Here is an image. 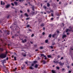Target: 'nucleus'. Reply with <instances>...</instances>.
<instances>
[{"label":"nucleus","mask_w":73,"mask_h":73,"mask_svg":"<svg viewBox=\"0 0 73 73\" xmlns=\"http://www.w3.org/2000/svg\"><path fill=\"white\" fill-rule=\"evenodd\" d=\"M41 56H43V57H45V55H44V54H41Z\"/></svg>","instance_id":"obj_17"},{"label":"nucleus","mask_w":73,"mask_h":73,"mask_svg":"<svg viewBox=\"0 0 73 73\" xmlns=\"http://www.w3.org/2000/svg\"><path fill=\"white\" fill-rule=\"evenodd\" d=\"M44 34H45V33H44V32H43L42 33V35H44Z\"/></svg>","instance_id":"obj_36"},{"label":"nucleus","mask_w":73,"mask_h":73,"mask_svg":"<svg viewBox=\"0 0 73 73\" xmlns=\"http://www.w3.org/2000/svg\"><path fill=\"white\" fill-rule=\"evenodd\" d=\"M70 31H71V30H70L69 29H67L66 30V32H68Z\"/></svg>","instance_id":"obj_4"},{"label":"nucleus","mask_w":73,"mask_h":73,"mask_svg":"<svg viewBox=\"0 0 73 73\" xmlns=\"http://www.w3.org/2000/svg\"><path fill=\"white\" fill-rule=\"evenodd\" d=\"M37 62V61H34V63L35 64H36V63Z\"/></svg>","instance_id":"obj_24"},{"label":"nucleus","mask_w":73,"mask_h":73,"mask_svg":"<svg viewBox=\"0 0 73 73\" xmlns=\"http://www.w3.org/2000/svg\"><path fill=\"white\" fill-rule=\"evenodd\" d=\"M62 26H64V23H62Z\"/></svg>","instance_id":"obj_45"},{"label":"nucleus","mask_w":73,"mask_h":73,"mask_svg":"<svg viewBox=\"0 0 73 73\" xmlns=\"http://www.w3.org/2000/svg\"><path fill=\"white\" fill-rule=\"evenodd\" d=\"M27 27H29V25H27Z\"/></svg>","instance_id":"obj_38"},{"label":"nucleus","mask_w":73,"mask_h":73,"mask_svg":"<svg viewBox=\"0 0 73 73\" xmlns=\"http://www.w3.org/2000/svg\"><path fill=\"white\" fill-rule=\"evenodd\" d=\"M51 20H53V18H52L51 19Z\"/></svg>","instance_id":"obj_34"},{"label":"nucleus","mask_w":73,"mask_h":73,"mask_svg":"<svg viewBox=\"0 0 73 73\" xmlns=\"http://www.w3.org/2000/svg\"><path fill=\"white\" fill-rule=\"evenodd\" d=\"M44 14H46V13H44Z\"/></svg>","instance_id":"obj_63"},{"label":"nucleus","mask_w":73,"mask_h":73,"mask_svg":"<svg viewBox=\"0 0 73 73\" xmlns=\"http://www.w3.org/2000/svg\"><path fill=\"white\" fill-rule=\"evenodd\" d=\"M32 10H33V11H34V8H32Z\"/></svg>","instance_id":"obj_50"},{"label":"nucleus","mask_w":73,"mask_h":73,"mask_svg":"<svg viewBox=\"0 0 73 73\" xmlns=\"http://www.w3.org/2000/svg\"><path fill=\"white\" fill-rule=\"evenodd\" d=\"M45 28H43V30H45Z\"/></svg>","instance_id":"obj_49"},{"label":"nucleus","mask_w":73,"mask_h":73,"mask_svg":"<svg viewBox=\"0 0 73 73\" xmlns=\"http://www.w3.org/2000/svg\"><path fill=\"white\" fill-rule=\"evenodd\" d=\"M1 5H4L5 3L4 2H3V1H1Z\"/></svg>","instance_id":"obj_5"},{"label":"nucleus","mask_w":73,"mask_h":73,"mask_svg":"<svg viewBox=\"0 0 73 73\" xmlns=\"http://www.w3.org/2000/svg\"><path fill=\"white\" fill-rule=\"evenodd\" d=\"M20 12H21V13H22V11H20Z\"/></svg>","instance_id":"obj_46"},{"label":"nucleus","mask_w":73,"mask_h":73,"mask_svg":"<svg viewBox=\"0 0 73 73\" xmlns=\"http://www.w3.org/2000/svg\"><path fill=\"white\" fill-rule=\"evenodd\" d=\"M44 62H45V61H44Z\"/></svg>","instance_id":"obj_64"},{"label":"nucleus","mask_w":73,"mask_h":73,"mask_svg":"<svg viewBox=\"0 0 73 73\" xmlns=\"http://www.w3.org/2000/svg\"><path fill=\"white\" fill-rule=\"evenodd\" d=\"M29 31H30V32H32V30L31 29H29Z\"/></svg>","instance_id":"obj_35"},{"label":"nucleus","mask_w":73,"mask_h":73,"mask_svg":"<svg viewBox=\"0 0 73 73\" xmlns=\"http://www.w3.org/2000/svg\"><path fill=\"white\" fill-rule=\"evenodd\" d=\"M48 42V40H45V42L46 43H47Z\"/></svg>","instance_id":"obj_16"},{"label":"nucleus","mask_w":73,"mask_h":73,"mask_svg":"<svg viewBox=\"0 0 73 73\" xmlns=\"http://www.w3.org/2000/svg\"><path fill=\"white\" fill-rule=\"evenodd\" d=\"M47 57H48V58H51V57H52L50 55H47Z\"/></svg>","instance_id":"obj_9"},{"label":"nucleus","mask_w":73,"mask_h":73,"mask_svg":"<svg viewBox=\"0 0 73 73\" xmlns=\"http://www.w3.org/2000/svg\"><path fill=\"white\" fill-rule=\"evenodd\" d=\"M22 55L23 56H24V57L26 56V54H24V53H23Z\"/></svg>","instance_id":"obj_7"},{"label":"nucleus","mask_w":73,"mask_h":73,"mask_svg":"<svg viewBox=\"0 0 73 73\" xmlns=\"http://www.w3.org/2000/svg\"><path fill=\"white\" fill-rule=\"evenodd\" d=\"M30 68L31 69H33V68H32V66H31L30 67Z\"/></svg>","instance_id":"obj_18"},{"label":"nucleus","mask_w":73,"mask_h":73,"mask_svg":"<svg viewBox=\"0 0 73 73\" xmlns=\"http://www.w3.org/2000/svg\"><path fill=\"white\" fill-rule=\"evenodd\" d=\"M26 20H29V18H27L26 19Z\"/></svg>","instance_id":"obj_41"},{"label":"nucleus","mask_w":73,"mask_h":73,"mask_svg":"<svg viewBox=\"0 0 73 73\" xmlns=\"http://www.w3.org/2000/svg\"><path fill=\"white\" fill-rule=\"evenodd\" d=\"M10 5H6V8H8L9 7Z\"/></svg>","instance_id":"obj_12"},{"label":"nucleus","mask_w":73,"mask_h":73,"mask_svg":"<svg viewBox=\"0 0 73 73\" xmlns=\"http://www.w3.org/2000/svg\"><path fill=\"white\" fill-rule=\"evenodd\" d=\"M47 6H48V7H49V6H50V5L48 3H47Z\"/></svg>","instance_id":"obj_19"},{"label":"nucleus","mask_w":73,"mask_h":73,"mask_svg":"<svg viewBox=\"0 0 73 73\" xmlns=\"http://www.w3.org/2000/svg\"><path fill=\"white\" fill-rule=\"evenodd\" d=\"M14 4H15V5H17V3L16 2H14Z\"/></svg>","instance_id":"obj_13"},{"label":"nucleus","mask_w":73,"mask_h":73,"mask_svg":"<svg viewBox=\"0 0 73 73\" xmlns=\"http://www.w3.org/2000/svg\"><path fill=\"white\" fill-rule=\"evenodd\" d=\"M63 58H63V57H62L60 58V60H62V59H63Z\"/></svg>","instance_id":"obj_28"},{"label":"nucleus","mask_w":73,"mask_h":73,"mask_svg":"<svg viewBox=\"0 0 73 73\" xmlns=\"http://www.w3.org/2000/svg\"><path fill=\"white\" fill-rule=\"evenodd\" d=\"M56 68L57 69H60V68L58 67H57Z\"/></svg>","instance_id":"obj_23"},{"label":"nucleus","mask_w":73,"mask_h":73,"mask_svg":"<svg viewBox=\"0 0 73 73\" xmlns=\"http://www.w3.org/2000/svg\"><path fill=\"white\" fill-rule=\"evenodd\" d=\"M32 14H34V13H34L33 12H32Z\"/></svg>","instance_id":"obj_53"},{"label":"nucleus","mask_w":73,"mask_h":73,"mask_svg":"<svg viewBox=\"0 0 73 73\" xmlns=\"http://www.w3.org/2000/svg\"><path fill=\"white\" fill-rule=\"evenodd\" d=\"M56 15H57V16H58L59 15V14H56Z\"/></svg>","instance_id":"obj_44"},{"label":"nucleus","mask_w":73,"mask_h":73,"mask_svg":"<svg viewBox=\"0 0 73 73\" xmlns=\"http://www.w3.org/2000/svg\"><path fill=\"white\" fill-rule=\"evenodd\" d=\"M72 66H73V63L72 64Z\"/></svg>","instance_id":"obj_59"},{"label":"nucleus","mask_w":73,"mask_h":73,"mask_svg":"<svg viewBox=\"0 0 73 73\" xmlns=\"http://www.w3.org/2000/svg\"><path fill=\"white\" fill-rule=\"evenodd\" d=\"M7 54V51H6V54H2L0 55V57L2 58H5L6 57Z\"/></svg>","instance_id":"obj_1"},{"label":"nucleus","mask_w":73,"mask_h":73,"mask_svg":"<svg viewBox=\"0 0 73 73\" xmlns=\"http://www.w3.org/2000/svg\"><path fill=\"white\" fill-rule=\"evenodd\" d=\"M25 16H27V17H28V16H29L28 15V14H27L26 13L25 14Z\"/></svg>","instance_id":"obj_11"},{"label":"nucleus","mask_w":73,"mask_h":73,"mask_svg":"<svg viewBox=\"0 0 73 73\" xmlns=\"http://www.w3.org/2000/svg\"><path fill=\"white\" fill-rule=\"evenodd\" d=\"M49 47H50L51 48V49H53V46H49Z\"/></svg>","instance_id":"obj_20"},{"label":"nucleus","mask_w":73,"mask_h":73,"mask_svg":"<svg viewBox=\"0 0 73 73\" xmlns=\"http://www.w3.org/2000/svg\"><path fill=\"white\" fill-rule=\"evenodd\" d=\"M22 68V69H23V67H22V68Z\"/></svg>","instance_id":"obj_57"},{"label":"nucleus","mask_w":73,"mask_h":73,"mask_svg":"<svg viewBox=\"0 0 73 73\" xmlns=\"http://www.w3.org/2000/svg\"><path fill=\"white\" fill-rule=\"evenodd\" d=\"M27 11L28 12H29V10L27 9Z\"/></svg>","instance_id":"obj_33"},{"label":"nucleus","mask_w":73,"mask_h":73,"mask_svg":"<svg viewBox=\"0 0 73 73\" xmlns=\"http://www.w3.org/2000/svg\"><path fill=\"white\" fill-rule=\"evenodd\" d=\"M52 73H56V71H55L54 70H52Z\"/></svg>","instance_id":"obj_10"},{"label":"nucleus","mask_w":73,"mask_h":73,"mask_svg":"<svg viewBox=\"0 0 73 73\" xmlns=\"http://www.w3.org/2000/svg\"><path fill=\"white\" fill-rule=\"evenodd\" d=\"M58 63L60 65H63L64 64V63H61V62H58Z\"/></svg>","instance_id":"obj_2"},{"label":"nucleus","mask_w":73,"mask_h":73,"mask_svg":"<svg viewBox=\"0 0 73 73\" xmlns=\"http://www.w3.org/2000/svg\"><path fill=\"white\" fill-rule=\"evenodd\" d=\"M62 38H65V37H66V35H62Z\"/></svg>","instance_id":"obj_3"},{"label":"nucleus","mask_w":73,"mask_h":73,"mask_svg":"<svg viewBox=\"0 0 73 73\" xmlns=\"http://www.w3.org/2000/svg\"><path fill=\"white\" fill-rule=\"evenodd\" d=\"M25 63L26 64H27L28 63L27 62H25Z\"/></svg>","instance_id":"obj_43"},{"label":"nucleus","mask_w":73,"mask_h":73,"mask_svg":"<svg viewBox=\"0 0 73 73\" xmlns=\"http://www.w3.org/2000/svg\"><path fill=\"white\" fill-rule=\"evenodd\" d=\"M54 50H52V51H54Z\"/></svg>","instance_id":"obj_58"},{"label":"nucleus","mask_w":73,"mask_h":73,"mask_svg":"<svg viewBox=\"0 0 73 73\" xmlns=\"http://www.w3.org/2000/svg\"><path fill=\"white\" fill-rule=\"evenodd\" d=\"M35 46H37V45H34Z\"/></svg>","instance_id":"obj_52"},{"label":"nucleus","mask_w":73,"mask_h":73,"mask_svg":"<svg viewBox=\"0 0 73 73\" xmlns=\"http://www.w3.org/2000/svg\"><path fill=\"white\" fill-rule=\"evenodd\" d=\"M34 67L35 68H37V67H38V65H37V64H35Z\"/></svg>","instance_id":"obj_8"},{"label":"nucleus","mask_w":73,"mask_h":73,"mask_svg":"<svg viewBox=\"0 0 73 73\" xmlns=\"http://www.w3.org/2000/svg\"><path fill=\"white\" fill-rule=\"evenodd\" d=\"M57 33H59V31H57Z\"/></svg>","instance_id":"obj_39"},{"label":"nucleus","mask_w":73,"mask_h":73,"mask_svg":"<svg viewBox=\"0 0 73 73\" xmlns=\"http://www.w3.org/2000/svg\"><path fill=\"white\" fill-rule=\"evenodd\" d=\"M62 71H63V70H65V69L64 68H62Z\"/></svg>","instance_id":"obj_42"},{"label":"nucleus","mask_w":73,"mask_h":73,"mask_svg":"<svg viewBox=\"0 0 73 73\" xmlns=\"http://www.w3.org/2000/svg\"><path fill=\"white\" fill-rule=\"evenodd\" d=\"M58 41H60V39H58Z\"/></svg>","instance_id":"obj_56"},{"label":"nucleus","mask_w":73,"mask_h":73,"mask_svg":"<svg viewBox=\"0 0 73 73\" xmlns=\"http://www.w3.org/2000/svg\"><path fill=\"white\" fill-rule=\"evenodd\" d=\"M14 60H15V61L16 60V57H14Z\"/></svg>","instance_id":"obj_21"},{"label":"nucleus","mask_w":73,"mask_h":73,"mask_svg":"<svg viewBox=\"0 0 73 73\" xmlns=\"http://www.w3.org/2000/svg\"><path fill=\"white\" fill-rule=\"evenodd\" d=\"M59 0H57V1H58Z\"/></svg>","instance_id":"obj_60"},{"label":"nucleus","mask_w":73,"mask_h":73,"mask_svg":"<svg viewBox=\"0 0 73 73\" xmlns=\"http://www.w3.org/2000/svg\"><path fill=\"white\" fill-rule=\"evenodd\" d=\"M41 26L42 27H44V24H42V25H41Z\"/></svg>","instance_id":"obj_25"},{"label":"nucleus","mask_w":73,"mask_h":73,"mask_svg":"<svg viewBox=\"0 0 73 73\" xmlns=\"http://www.w3.org/2000/svg\"><path fill=\"white\" fill-rule=\"evenodd\" d=\"M40 49H42L44 48V47L43 46H40Z\"/></svg>","instance_id":"obj_14"},{"label":"nucleus","mask_w":73,"mask_h":73,"mask_svg":"<svg viewBox=\"0 0 73 73\" xmlns=\"http://www.w3.org/2000/svg\"><path fill=\"white\" fill-rule=\"evenodd\" d=\"M67 35H69V33H67Z\"/></svg>","instance_id":"obj_54"},{"label":"nucleus","mask_w":73,"mask_h":73,"mask_svg":"<svg viewBox=\"0 0 73 73\" xmlns=\"http://www.w3.org/2000/svg\"><path fill=\"white\" fill-rule=\"evenodd\" d=\"M12 57L13 58V56H12Z\"/></svg>","instance_id":"obj_61"},{"label":"nucleus","mask_w":73,"mask_h":73,"mask_svg":"<svg viewBox=\"0 0 73 73\" xmlns=\"http://www.w3.org/2000/svg\"><path fill=\"white\" fill-rule=\"evenodd\" d=\"M48 36H49V37H50H50H51V34L49 35Z\"/></svg>","instance_id":"obj_22"},{"label":"nucleus","mask_w":73,"mask_h":73,"mask_svg":"<svg viewBox=\"0 0 73 73\" xmlns=\"http://www.w3.org/2000/svg\"><path fill=\"white\" fill-rule=\"evenodd\" d=\"M26 41H27V40H26V39H25V40H24L22 41V42L23 43L26 42Z\"/></svg>","instance_id":"obj_6"},{"label":"nucleus","mask_w":73,"mask_h":73,"mask_svg":"<svg viewBox=\"0 0 73 73\" xmlns=\"http://www.w3.org/2000/svg\"><path fill=\"white\" fill-rule=\"evenodd\" d=\"M6 60H8V58L7 57V59H6Z\"/></svg>","instance_id":"obj_47"},{"label":"nucleus","mask_w":73,"mask_h":73,"mask_svg":"<svg viewBox=\"0 0 73 73\" xmlns=\"http://www.w3.org/2000/svg\"><path fill=\"white\" fill-rule=\"evenodd\" d=\"M35 51H38V49H36L35 50Z\"/></svg>","instance_id":"obj_48"},{"label":"nucleus","mask_w":73,"mask_h":73,"mask_svg":"<svg viewBox=\"0 0 73 73\" xmlns=\"http://www.w3.org/2000/svg\"><path fill=\"white\" fill-rule=\"evenodd\" d=\"M51 16H53V13H51Z\"/></svg>","instance_id":"obj_30"},{"label":"nucleus","mask_w":73,"mask_h":73,"mask_svg":"<svg viewBox=\"0 0 73 73\" xmlns=\"http://www.w3.org/2000/svg\"><path fill=\"white\" fill-rule=\"evenodd\" d=\"M11 4L13 6H14V4L13 3H11Z\"/></svg>","instance_id":"obj_26"},{"label":"nucleus","mask_w":73,"mask_h":73,"mask_svg":"<svg viewBox=\"0 0 73 73\" xmlns=\"http://www.w3.org/2000/svg\"><path fill=\"white\" fill-rule=\"evenodd\" d=\"M19 1L20 2H21V0H19Z\"/></svg>","instance_id":"obj_55"},{"label":"nucleus","mask_w":73,"mask_h":73,"mask_svg":"<svg viewBox=\"0 0 73 73\" xmlns=\"http://www.w3.org/2000/svg\"><path fill=\"white\" fill-rule=\"evenodd\" d=\"M56 35V33H55L52 36L53 37H54V36H55V35Z\"/></svg>","instance_id":"obj_15"},{"label":"nucleus","mask_w":73,"mask_h":73,"mask_svg":"<svg viewBox=\"0 0 73 73\" xmlns=\"http://www.w3.org/2000/svg\"><path fill=\"white\" fill-rule=\"evenodd\" d=\"M45 57L44 59L45 60H46L47 58H46V56H45V57Z\"/></svg>","instance_id":"obj_31"},{"label":"nucleus","mask_w":73,"mask_h":73,"mask_svg":"<svg viewBox=\"0 0 73 73\" xmlns=\"http://www.w3.org/2000/svg\"><path fill=\"white\" fill-rule=\"evenodd\" d=\"M34 36V34H32V35H31V37H33Z\"/></svg>","instance_id":"obj_27"},{"label":"nucleus","mask_w":73,"mask_h":73,"mask_svg":"<svg viewBox=\"0 0 73 73\" xmlns=\"http://www.w3.org/2000/svg\"><path fill=\"white\" fill-rule=\"evenodd\" d=\"M31 65H32V66H34V64H31Z\"/></svg>","instance_id":"obj_37"},{"label":"nucleus","mask_w":73,"mask_h":73,"mask_svg":"<svg viewBox=\"0 0 73 73\" xmlns=\"http://www.w3.org/2000/svg\"><path fill=\"white\" fill-rule=\"evenodd\" d=\"M25 5H27V4H25Z\"/></svg>","instance_id":"obj_62"},{"label":"nucleus","mask_w":73,"mask_h":73,"mask_svg":"<svg viewBox=\"0 0 73 73\" xmlns=\"http://www.w3.org/2000/svg\"><path fill=\"white\" fill-rule=\"evenodd\" d=\"M16 69H17V68H15V69L14 71H15V70H16Z\"/></svg>","instance_id":"obj_40"},{"label":"nucleus","mask_w":73,"mask_h":73,"mask_svg":"<svg viewBox=\"0 0 73 73\" xmlns=\"http://www.w3.org/2000/svg\"><path fill=\"white\" fill-rule=\"evenodd\" d=\"M43 8H44V9H46V6H44L43 7Z\"/></svg>","instance_id":"obj_32"},{"label":"nucleus","mask_w":73,"mask_h":73,"mask_svg":"<svg viewBox=\"0 0 73 73\" xmlns=\"http://www.w3.org/2000/svg\"><path fill=\"white\" fill-rule=\"evenodd\" d=\"M54 62H55V63H57H57H58V62H55V61H54Z\"/></svg>","instance_id":"obj_29"},{"label":"nucleus","mask_w":73,"mask_h":73,"mask_svg":"<svg viewBox=\"0 0 73 73\" xmlns=\"http://www.w3.org/2000/svg\"><path fill=\"white\" fill-rule=\"evenodd\" d=\"M31 44H33V42H31Z\"/></svg>","instance_id":"obj_51"}]
</instances>
